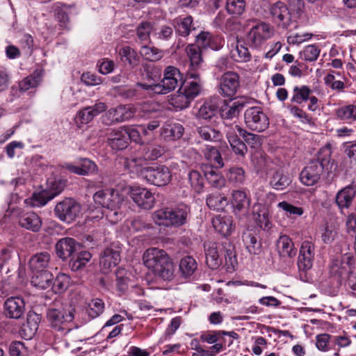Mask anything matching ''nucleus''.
<instances>
[{
	"label": "nucleus",
	"instance_id": "obj_1",
	"mask_svg": "<svg viewBox=\"0 0 356 356\" xmlns=\"http://www.w3.org/2000/svg\"><path fill=\"white\" fill-rule=\"evenodd\" d=\"M206 263L211 269H217L222 264L220 254H224L225 265L229 270H234L237 265L236 255L234 245L229 241L221 244L208 242L204 244Z\"/></svg>",
	"mask_w": 356,
	"mask_h": 356
},
{
	"label": "nucleus",
	"instance_id": "obj_2",
	"mask_svg": "<svg viewBox=\"0 0 356 356\" xmlns=\"http://www.w3.org/2000/svg\"><path fill=\"white\" fill-rule=\"evenodd\" d=\"M144 265L164 280H170L174 275L173 264L168 254L161 249L152 248L143 256Z\"/></svg>",
	"mask_w": 356,
	"mask_h": 356
},
{
	"label": "nucleus",
	"instance_id": "obj_3",
	"mask_svg": "<svg viewBox=\"0 0 356 356\" xmlns=\"http://www.w3.org/2000/svg\"><path fill=\"white\" fill-rule=\"evenodd\" d=\"M191 216V209L181 204L175 207H163L152 213L154 222L166 227H179L186 224Z\"/></svg>",
	"mask_w": 356,
	"mask_h": 356
},
{
	"label": "nucleus",
	"instance_id": "obj_4",
	"mask_svg": "<svg viewBox=\"0 0 356 356\" xmlns=\"http://www.w3.org/2000/svg\"><path fill=\"white\" fill-rule=\"evenodd\" d=\"M331 149L329 147L322 148L317 157L302 169L300 175L301 182L306 186H314L319 179L324 168L330 163Z\"/></svg>",
	"mask_w": 356,
	"mask_h": 356
},
{
	"label": "nucleus",
	"instance_id": "obj_5",
	"mask_svg": "<svg viewBox=\"0 0 356 356\" xmlns=\"http://www.w3.org/2000/svg\"><path fill=\"white\" fill-rule=\"evenodd\" d=\"M188 76L193 80L182 81L179 88V95L175 99L176 107L184 109L189 106L191 102L198 96L202 89V82L197 72H188Z\"/></svg>",
	"mask_w": 356,
	"mask_h": 356
},
{
	"label": "nucleus",
	"instance_id": "obj_6",
	"mask_svg": "<svg viewBox=\"0 0 356 356\" xmlns=\"http://www.w3.org/2000/svg\"><path fill=\"white\" fill-rule=\"evenodd\" d=\"M46 316L51 327L63 334L67 333L71 330L70 324L74 318L72 310L62 307L58 300L55 301L54 305L47 309Z\"/></svg>",
	"mask_w": 356,
	"mask_h": 356
},
{
	"label": "nucleus",
	"instance_id": "obj_7",
	"mask_svg": "<svg viewBox=\"0 0 356 356\" xmlns=\"http://www.w3.org/2000/svg\"><path fill=\"white\" fill-rule=\"evenodd\" d=\"M246 127L253 131L262 132L269 127V118L260 106H252L244 113Z\"/></svg>",
	"mask_w": 356,
	"mask_h": 356
},
{
	"label": "nucleus",
	"instance_id": "obj_8",
	"mask_svg": "<svg viewBox=\"0 0 356 356\" xmlns=\"http://www.w3.org/2000/svg\"><path fill=\"white\" fill-rule=\"evenodd\" d=\"M81 211V204L72 198H65L58 202L54 214L60 221L70 223L76 220Z\"/></svg>",
	"mask_w": 356,
	"mask_h": 356
},
{
	"label": "nucleus",
	"instance_id": "obj_9",
	"mask_svg": "<svg viewBox=\"0 0 356 356\" xmlns=\"http://www.w3.org/2000/svg\"><path fill=\"white\" fill-rule=\"evenodd\" d=\"M142 175L149 183L156 186H166L172 179L170 169L165 165L144 168Z\"/></svg>",
	"mask_w": 356,
	"mask_h": 356
},
{
	"label": "nucleus",
	"instance_id": "obj_10",
	"mask_svg": "<svg viewBox=\"0 0 356 356\" xmlns=\"http://www.w3.org/2000/svg\"><path fill=\"white\" fill-rule=\"evenodd\" d=\"M182 83V76L180 71L175 67L168 66L164 70V76L158 86L155 87L156 94H167L175 90Z\"/></svg>",
	"mask_w": 356,
	"mask_h": 356
},
{
	"label": "nucleus",
	"instance_id": "obj_11",
	"mask_svg": "<svg viewBox=\"0 0 356 356\" xmlns=\"http://www.w3.org/2000/svg\"><path fill=\"white\" fill-rule=\"evenodd\" d=\"M134 116L132 109L125 105H118L106 111L101 116V122L106 126L113 124L128 120Z\"/></svg>",
	"mask_w": 356,
	"mask_h": 356
},
{
	"label": "nucleus",
	"instance_id": "obj_12",
	"mask_svg": "<svg viewBox=\"0 0 356 356\" xmlns=\"http://www.w3.org/2000/svg\"><path fill=\"white\" fill-rule=\"evenodd\" d=\"M47 184L48 190L33 194L32 203L33 207L44 206L49 201L59 195L65 186V182L61 180H49Z\"/></svg>",
	"mask_w": 356,
	"mask_h": 356
},
{
	"label": "nucleus",
	"instance_id": "obj_13",
	"mask_svg": "<svg viewBox=\"0 0 356 356\" xmlns=\"http://www.w3.org/2000/svg\"><path fill=\"white\" fill-rule=\"evenodd\" d=\"M240 87V76L235 72L229 71L224 73L219 81V93L227 97L234 96Z\"/></svg>",
	"mask_w": 356,
	"mask_h": 356
},
{
	"label": "nucleus",
	"instance_id": "obj_14",
	"mask_svg": "<svg viewBox=\"0 0 356 356\" xmlns=\"http://www.w3.org/2000/svg\"><path fill=\"white\" fill-rule=\"evenodd\" d=\"M93 200L105 209L120 208L122 199L118 191L114 189L101 190L93 195Z\"/></svg>",
	"mask_w": 356,
	"mask_h": 356
},
{
	"label": "nucleus",
	"instance_id": "obj_15",
	"mask_svg": "<svg viewBox=\"0 0 356 356\" xmlns=\"http://www.w3.org/2000/svg\"><path fill=\"white\" fill-rule=\"evenodd\" d=\"M273 35V29L269 24L261 22L251 28L247 40L251 46L257 47L261 46L266 40L270 39Z\"/></svg>",
	"mask_w": 356,
	"mask_h": 356
},
{
	"label": "nucleus",
	"instance_id": "obj_16",
	"mask_svg": "<svg viewBox=\"0 0 356 356\" xmlns=\"http://www.w3.org/2000/svg\"><path fill=\"white\" fill-rule=\"evenodd\" d=\"M272 21L277 26L288 29L292 22L291 14L288 7L282 2L278 1L270 8Z\"/></svg>",
	"mask_w": 356,
	"mask_h": 356
},
{
	"label": "nucleus",
	"instance_id": "obj_17",
	"mask_svg": "<svg viewBox=\"0 0 356 356\" xmlns=\"http://www.w3.org/2000/svg\"><path fill=\"white\" fill-rule=\"evenodd\" d=\"M120 251L117 247L106 248L101 254L99 266L103 273H108L120 261Z\"/></svg>",
	"mask_w": 356,
	"mask_h": 356
},
{
	"label": "nucleus",
	"instance_id": "obj_18",
	"mask_svg": "<svg viewBox=\"0 0 356 356\" xmlns=\"http://www.w3.org/2000/svg\"><path fill=\"white\" fill-rule=\"evenodd\" d=\"M231 203L236 216H245L248 213L251 199L245 191L235 190L232 193Z\"/></svg>",
	"mask_w": 356,
	"mask_h": 356
},
{
	"label": "nucleus",
	"instance_id": "obj_19",
	"mask_svg": "<svg viewBox=\"0 0 356 356\" xmlns=\"http://www.w3.org/2000/svg\"><path fill=\"white\" fill-rule=\"evenodd\" d=\"M130 196L139 207L144 209H151L155 203V198L152 193L145 188H131Z\"/></svg>",
	"mask_w": 356,
	"mask_h": 356
},
{
	"label": "nucleus",
	"instance_id": "obj_20",
	"mask_svg": "<svg viewBox=\"0 0 356 356\" xmlns=\"http://www.w3.org/2000/svg\"><path fill=\"white\" fill-rule=\"evenodd\" d=\"M3 313L10 318H20L25 311V302L23 298L18 296L8 298L3 304Z\"/></svg>",
	"mask_w": 356,
	"mask_h": 356
},
{
	"label": "nucleus",
	"instance_id": "obj_21",
	"mask_svg": "<svg viewBox=\"0 0 356 356\" xmlns=\"http://www.w3.org/2000/svg\"><path fill=\"white\" fill-rule=\"evenodd\" d=\"M40 321V315L34 312H29L26 322L22 324L19 330L21 337L26 340L31 339L37 332Z\"/></svg>",
	"mask_w": 356,
	"mask_h": 356
},
{
	"label": "nucleus",
	"instance_id": "obj_22",
	"mask_svg": "<svg viewBox=\"0 0 356 356\" xmlns=\"http://www.w3.org/2000/svg\"><path fill=\"white\" fill-rule=\"evenodd\" d=\"M314 257V245L309 241L302 242L298 259V266L300 270L307 271L312 267Z\"/></svg>",
	"mask_w": 356,
	"mask_h": 356
},
{
	"label": "nucleus",
	"instance_id": "obj_23",
	"mask_svg": "<svg viewBox=\"0 0 356 356\" xmlns=\"http://www.w3.org/2000/svg\"><path fill=\"white\" fill-rule=\"evenodd\" d=\"M17 216L19 225L22 227L34 232L40 231L42 226V220L35 212L20 211Z\"/></svg>",
	"mask_w": 356,
	"mask_h": 356
},
{
	"label": "nucleus",
	"instance_id": "obj_24",
	"mask_svg": "<svg viewBox=\"0 0 356 356\" xmlns=\"http://www.w3.org/2000/svg\"><path fill=\"white\" fill-rule=\"evenodd\" d=\"M78 245V243L72 238H60L56 244V254L60 259L65 261L76 252Z\"/></svg>",
	"mask_w": 356,
	"mask_h": 356
},
{
	"label": "nucleus",
	"instance_id": "obj_25",
	"mask_svg": "<svg viewBox=\"0 0 356 356\" xmlns=\"http://www.w3.org/2000/svg\"><path fill=\"white\" fill-rule=\"evenodd\" d=\"M196 42L200 48L218 50L222 47L223 41L219 35H214L209 32L202 31L196 36Z\"/></svg>",
	"mask_w": 356,
	"mask_h": 356
},
{
	"label": "nucleus",
	"instance_id": "obj_26",
	"mask_svg": "<svg viewBox=\"0 0 356 356\" xmlns=\"http://www.w3.org/2000/svg\"><path fill=\"white\" fill-rule=\"evenodd\" d=\"M108 143L113 149L122 150L125 149L128 146L129 140L124 127L112 130L108 134Z\"/></svg>",
	"mask_w": 356,
	"mask_h": 356
},
{
	"label": "nucleus",
	"instance_id": "obj_27",
	"mask_svg": "<svg viewBox=\"0 0 356 356\" xmlns=\"http://www.w3.org/2000/svg\"><path fill=\"white\" fill-rule=\"evenodd\" d=\"M235 123L230 124L229 126L226 124L227 127V129L226 130V137L228 140V142L236 154L240 156H244L247 151V147L245 143H243L236 135L237 129L233 128V126L235 125Z\"/></svg>",
	"mask_w": 356,
	"mask_h": 356
},
{
	"label": "nucleus",
	"instance_id": "obj_28",
	"mask_svg": "<svg viewBox=\"0 0 356 356\" xmlns=\"http://www.w3.org/2000/svg\"><path fill=\"white\" fill-rule=\"evenodd\" d=\"M246 102L243 99L226 104L220 108V114L222 119L231 120L237 118L243 109Z\"/></svg>",
	"mask_w": 356,
	"mask_h": 356
},
{
	"label": "nucleus",
	"instance_id": "obj_29",
	"mask_svg": "<svg viewBox=\"0 0 356 356\" xmlns=\"http://www.w3.org/2000/svg\"><path fill=\"white\" fill-rule=\"evenodd\" d=\"M212 225L215 230L224 236L231 234L234 229L232 216L217 215L212 218Z\"/></svg>",
	"mask_w": 356,
	"mask_h": 356
},
{
	"label": "nucleus",
	"instance_id": "obj_30",
	"mask_svg": "<svg viewBox=\"0 0 356 356\" xmlns=\"http://www.w3.org/2000/svg\"><path fill=\"white\" fill-rule=\"evenodd\" d=\"M230 56L231 58L239 63H246L251 60V54L244 44L240 43L236 40H233V42L230 44Z\"/></svg>",
	"mask_w": 356,
	"mask_h": 356
},
{
	"label": "nucleus",
	"instance_id": "obj_31",
	"mask_svg": "<svg viewBox=\"0 0 356 356\" xmlns=\"http://www.w3.org/2000/svg\"><path fill=\"white\" fill-rule=\"evenodd\" d=\"M356 193V186L350 184L339 191L336 195V203L340 209L348 208Z\"/></svg>",
	"mask_w": 356,
	"mask_h": 356
},
{
	"label": "nucleus",
	"instance_id": "obj_32",
	"mask_svg": "<svg viewBox=\"0 0 356 356\" xmlns=\"http://www.w3.org/2000/svg\"><path fill=\"white\" fill-rule=\"evenodd\" d=\"M243 242L248 252L253 255H259L262 251V246L256 234L245 232L242 236Z\"/></svg>",
	"mask_w": 356,
	"mask_h": 356
},
{
	"label": "nucleus",
	"instance_id": "obj_33",
	"mask_svg": "<svg viewBox=\"0 0 356 356\" xmlns=\"http://www.w3.org/2000/svg\"><path fill=\"white\" fill-rule=\"evenodd\" d=\"M204 177L208 183L214 188H221L225 185V179L213 166L205 165L202 166Z\"/></svg>",
	"mask_w": 356,
	"mask_h": 356
},
{
	"label": "nucleus",
	"instance_id": "obj_34",
	"mask_svg": "<svg viewBox=\"0 0 356 356\" xmlns=\"http://www.w3.org/2000/svg\"><path fill=\"white\" fill-rule=\"evenodd\" d=\"M252 215L262 229L267 230L270 228L269 213L264 204H254L252 208Z\"/></svg>",
	"mask_w": 356,
	"mask_h": 356
},
{
	"label": "nucleus",
	"instance_id": "obj_35",
	"mask_svg": "<svg viewBox=\"0 0 356 356\" xmlns=\"http://www.w3.org/2000/svg\"><path fill=\"white\" fill-rule=\"evenodd\" d=\"M277 249L282 257H293L296 254L292 240L286 235L280 236L277 241Z\"/></svg>",
	"mask_w": 356,
	"mask_h": 356
},
{
	"label": "nucleus",
	"instance_id": "obj_36",
	"mask_svg": "<svg viewBox=\"0 0 356 356\" xmlns=\"http://www.w3.org/2000/svg\"><path fill=\"white\" fill-rule=\"evenodd\" d=\"M92 254L88 251H81L74 252L70 257L69 267L72 271L81 270L90 261Z\"/></svg>",
	"mask_w": 356,
	"mask_h": 356
},
{
	"label": "nucleus",
	"instance_id": "obj_37",
	"mask_svg": "<svg viewBox=\"0 0 356 356\" xmlns=\"http://www.w3.org/2000/svg\"><path fill=\"white\" fill-rule=\"evenodd\" d=\"M184 128L179 123H165L162 127L161 134L165 140H175L181 138Z\"/></svg>",
	"mask_w": 356,
	"mask_h": 356
},
{
	"label": "nucleus",
	"instance_id": "obj_38",
	"mask_svg": "<svg viewBox=\"0 0 356 356\" xmlns=\"http://www.w3.org/2000/svg\"><path fill=\"white\" fill-rule=\"evenodd\" d=\"M31 284L40 289H46L52 285L53 275L48 270L33 272Z\"/></svg>",
	"mask_w": 356,
	"mask_h": 356
},
{
	"label": "nucleus",
	"instance_id": "obj_39",
	"mask_svg": "<svg viewBox=\"0 0 356 356\" xmlns=\"http://www.w3.org/2000/svg\"><path fill=\"white\" fill-rule=\"evenodd\" d=\"M50 261V254L47 252L37 253L29 260V266L33 272L47 270Z\"/></svg>",
	"mask_w": 356,
	"mask_h": 356
},
{
	"label": "nucleus",
	"instance_id": "obj_40",
	"mask_svg": "<svg viewBox=\"0 0 356 356\" xmlns=\"http://www.w3.org/2000/svg\"><path fill=\"white\" fill-rule=\"evenodd\" d=\"M219 101L220 99L218 97H211L207 100L200 106L198 111V116L204 120L211 119L217 112Z\"/></svg>",
	"mask_w": 356,
	"mask_h": 356
},
{
	"label": "nucleus",
	"instance_id": "obj_41",
	"mask_svg": "<svg viewBox=\"0 0 356 356\" xmlns=\"http://www.w3.org/2000/svg\"><path fill=\"white\" fill-rule=\"evenodd\" d=\"M201 48L197 45L190 44L186 47V53L190 59V71L195 72L200 68L203 62Z\"/></svg>",
	"mask_w": 356,
	"mask_h": 356
},
{
	"label": "nucleus",
	"instance_id": "obj_42",
	"mask_svg": "<svg viewBox=\"0 0 356 356\" xmlns=\"http://www.w3.org/2000/svg\"><path fill=\"white\" fill-rule=\"evenodd\" d=\"M196 131L198 136L205 141L218 142L222 138L220 131L209 125L197 127Z\"/></svg>",
	"mask_w": 356,
	"mask_h": 356
},
{
	"label": "nucleus",
	"instance_id": "obj_43",
	"mask_svg": "<svg viewBox=\"0 0 356 356\" xmlns=\"http://www.w3.org/2000/svg\"><path fill=\"white\" fill-rule=\"evenodd\" d=\"M204 158L211 163L210 165L221 168L224 163L219 150L214 146L207 145L202 150Z\"/></svg>",
	"mask_w": 356,
	"mask_h": 356
},
{
	"label": "nucleus",
	"instance_id": "obj_44",
	"mask_svg": "<svg viewBox=\"0 0 356 356\" xmlns=\"http://www.w3.org/2000/svg\"><path fill=\"white\" fill-rule=\"evenodd\" d=\"M193 17L190 15L182 17H179L173 19L172 25L176 32L181 36H188L191 31Z\"/></svg>",
	"mask_w": 356,
	"mask_h": 356
},
{
	"label": "nucleus",
	"instance_id": "obj_45",
	"mask_svg": "<svg viewBox=\"0 0 356 356\" xmlns=\"http://www.w3.org/2000/svg\"><path fill=\"white\" fill-rule=\"evenodd\" d=\"M349 273L350 267L348 264H344L338 259L334 260L330 266V275L336 277L339 282L346 279Z\"/></svg>",
	"mask_w": 356,
	"mask_h": 356
},
{
	"label": "nucleus",
	"instance_id": "obj_46",
	"mask_svg": "<svg viewBox=\"0 0 356 356\" xmlns=\"http://www.w3.org/2000/svg\"><path fill=\"white\" fill-rule=\"evenodd\" d=\"M291 183V178L282 170L275 172L270 181V185L278 191L286 188Z\"/></svg>",
	"mask_w": 356,
	"mask_h": 356
},
{
	"label": "nucleus",
	"instance_id": "obj_47",
	"mask_svg": "<svg viewBox=\"0 0 356 356\" xmlns=\"http://www.w3.org/2000/svg\"><path fill=\"white\" fill-rule=\"evenodd\" d=\"M165 152L163 146L156 144H149L141 148L142 156L145 160H156L161 157Z\"/></svg>",
	"mask_w": 356,
	"mask_h": 356
},
{
	"label": "nucleus",
	"instance_id": "obj_48",
	"mask_svg": "<svg viewBox=\"0 0 356 356\" xmlns=\"http://www.w3.org/2000/svg\"><path fill=\"white\" fill-rule=\"evenodd\" d=\"M113 90L115 97H118L124 99H132L134 98L140 99L142 97L140 91L136 88L116 86L113 89Z\"/></svg>",
	"mask_w": 356,
	"mask_h": 356
},
{
	"label": "nucleus",
	"instance_id": "obj_49",
	"mask_svg": "<svg viewBox=\"0 0 356 356\" xmlns=\"http://www.w3.org/2000/svg\"><path fill=\"white\" fill-rule=\"evenodd\" d=\"M206 202L207 206L216 211L223 210L228 204L227 198L219 193H213L207 196Z\"/></svg>",
	"mask_w": 356,
	"mask_h": 356
},
{
	"label": "nucleus",
	"instance_id": "obj_50",
	"mask_svg": "<svg viewBox=\"0 0 356 356\" xmlns=\"http://www.w3.org/2000/svg\"><path fill=\"white\" fill-rule=\"evenodd\" d=\"M197 267L195 259L191 256L182 258L179 262V271L183 277L193 275Z\"/></svg>",
	"mask_w": 356,
	"mask_h": 356
},
{
	"label": "nucleus",
	"instance_id": "obj_51",
	"mask_svg": "<svg viewBox=\"0 0 356 356\" xmlns=\"http://www.w3.org/2000/svg\"><path fill=\"white\" fill-rule=\"evenodd\" d=\"M119 55L123 63H127L131 67H134L138 64L139 56L136 51L129 46L121 48L119 51Z\"/></svg>",
	"mask_w": 356,
	"mask_h": 356
},
{
	"label": "nucleus",
	"instance_id": "obj_52",
	"mask_svg": "<svg viewBox=\"0 0 356 356\" xmlns=\"http://www.w3.org/2000/svg\"><path fill=\"white\" fill-rule=\"evenodd\" d=\"M335 115L338 119L353 122L356 120V105L349 104L337 108Z\"/></svg>",
	"mask_w": 356,
	"mask_h": 356
},
{
	"label": "nucleus",
	"instance_id": "obj_53",
	"mask_svg": "<svg viewBox=\"0 0 356 356\" xmlns=\"http://www.w3.org/2000/svg\"><path fill=\"white\" fill-rule=\"evenodd\" d=\"M104 302L100 298H93L88 304L86 307L87 314L92 318L99 316L104 311Z\"/></svg>",
	"mask_w": 356,
	"mask_h": 356
},
{
	"label": "nucleus",
	"instance_id": "obj_54",
	"mask_svg": "<svg viewBox=\"0 0 356 356\" xmlns=\"http://www.w3.org/2000/svg\"><path fill=\"white\" fill-rule=\"evenodd\" d=\"M233 128L237 129L238 133L243 137L245 143L252 147H257L261 145V138L260 136L250 133L238 124L234 125Z\"/></svg>",
	"mask_w": 356,
	"mask_h": 356
},
{
	"label": "nucleus",
	"instance_id": "obj_55",
	"mask_svg": "<svg viewBox=\"0 0 356 356\" xmlns=\"http://www.w3.org/2000/svg\"><path fill=\"white\" fill-rule=\"evenodd\" d=\"M312 93V90L307 86H295L293 90V96L291 97V102L301 104L308 100L309 95Z\"/></svg>",
	"mask_w": 356,
	"mask_h": 356
},
{
	"label": "nucleus",
	"instance_id": "obj_56",
	"mask_svg": "<svg viewBox=\"0 0 356 356\" xmlns=\"http://www.w3.org/2000/svg\"><path fill=\"white\" fill-rule=\"evenodd\" d=\"M226 176L229 182L236 185L243 184L245 179V170L243 168L237 166L229 168Z\"/></svg>",
	"mask_w": 356,
	"mask_h": 356
},
{
	"label": "nucleus",
	"instance_id": "obj_57",
	"mask_svg": "<svg viewBox=\"0 0 356 356\" xmlns=\"http://www.w3.org/2000/svg\"><path fill=\"white\" fill-rule=\"evenodd\" d=\"M70 283V277L65 273H59L52 282L53 291L56 293H62L65 292L69 287Z\"/></svg>",
	"mask_w": 356,
	"mask_h": 356
},
{
	"label": "nucleus",
	"instance_id": "obj_58",
	"mask_svg": "<svg viewBox=\"0 0 356 356\" xmlns=\"http://www.w3.org/2000/svg\"><path fill=\"white\" fill-rule=\"evenodd\" d=\"M153 31V25L148 22H140L136 28V35L142 42H147L150 40V34Z\"/></svg>",
	"mask_w": 356,
	"mask_h": 356
},
{
	"label": "nucleus",
	"instance_id": "obj_59",
	"mask_svg": "<svg viewBox=\"0 0 356 356\" xmlns=\"http://www.w3.org/2000/svg\"><path fill=\"white\" fill-rule=\"evenodd\" d=\"M140 54L145 59L149 61H157L163 56V51L154 47L143 45L140 49Z\"/></svg>",
	"mask_w": 356,
	"mask_h": 356
},
{
	"label": "nucleus",
	"instance_id": "obj_60",
	"mask_svg": "<svg viewBox=\"0 0 356 356\" xmlns=\"http://www.w3.org/2000/svg\"><path fill=\"white\" fill-rule=\"evenodd\" d=\"M188 179L191 187L198 193H201L204 186V177L197 170H191L188 174Z\"/></svg>",
	"mask_w": 356,
	"mask_h": 356
},
{
	"label": "nucleus",
	"instance_id": "obj_61",
	"mask_svg": "<svg viewBox=\"0 0 356 356\" xmlns=\"http://www.w3.org/2000/svg\"><path fill=\"white\" fill-rule=\"evenodd\" d=\"M246 3L245 0H227V11L234 15H241L245 9Z\"/></svg>",
	"mask_w": 356,
	"mask_h": 356
},
{
	"label": "nucleus",
	"instance_id": "obj_62",
	"mask_svg": "<svg viewBox=\"0 0 356 356\" xmlns=\"http://www.w3.org/2000/svg\"><path fill=\"white\" fill-rule=\"evenodd\" d=\"M321 49L315 44L306 46L300 52V56L304 60L313 62L317 60Z\"/></svg>",
	"mask_w": 356,
	"mask_h": 356
},
{
	"label": "nucleus",
	"instance_id": "obj_63",
	"mask_svg": "<svg viewBox=\"0 0 356 356\" xmlns=\"http://www.w3.org/2000/svg\"><path fill=\"white\" fill-rule=\"evenodd\" d=\"M337 228L332 225H327L324 232L322 234V240L325 243L330 244L332 243L337 236Z\"/></svg>",
	"mask_w": 356,
	"mask_h": 356
},
{
	"label": "nucleus",
	"instance_id": "obj_64",
	"mask_svg": "<svg viewBox=\"0 0 356 356\" xmlns=\"http://www.w3.org/2000/svg\"><path fill=\"white\" fill-rule=\"evenodd\" d=\"M154 35L159 40H169L173 35V29L168 25H162L154 33Z\"/></svg>",
	"mask_w": 356,
	"mask_h": 356
}]
</instances>
